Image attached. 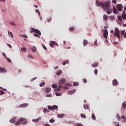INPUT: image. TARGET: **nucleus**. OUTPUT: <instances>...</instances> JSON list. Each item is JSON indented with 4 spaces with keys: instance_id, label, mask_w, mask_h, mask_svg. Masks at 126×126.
I'll return each mask as SVG.
<instances>
[{
    "instance_id": "f257e3e1",
    "label": "nucleus",
    "mask_w": 126,
    "mask_h": 126,
    "mask_svg": "<svg viewBox=\"0 0 126 126\" xmlns=\"http://www.w3.org/2000/svg\"><path fill=\"white\" fill-rule=\"evenodd\" d=\"M96 3L97 6H101L102 9H104V10H108L110 9V3L108 1L103 2L101 1H96Z\"/></svg>"
},
{
    "instance_id": "f03ea898",
    "label": "nucleus",
    "mask_w": 126,
    "mask_h": 126,
    "mask_svg": "<svg viewBox=\"0 0 126 126\" xmlns=\"http://www.w3.org/2000/svg\"><path fill=\"white\" fill-rule=\"evenodd\" d=\"M24 125H26L27 124V121L26 119L24 118H21L19 119V121H18L16 123H15L14 125L15 126H20L21 124H22Z\"/></svg>"
},
{
    "instance_id": "7ed1b4c3",
    "label": "nucleus",
    "mask_w": 126,
    "mask_h": 126,
    "mask_svg": "<svg viewBox=\"0 0 126 126\" xmlns=\"http://www.w3.org/2000/svg\"><path fill=\"white\" fill-rule=\"evenodd\" d=\"M120 33H121V31L119 30V28H116L114 35L115 37H117L118 38H120L121 37V36H120Z\"/></svg>"
},
{
    "instance_id": "20e7f679",
    "label": "nucleus",
    "mask_w": 126,
    "mask_h": 126,
    "mask_svg": "<svg viewBox=\"0 0 126 126\" xmlns=\"http://www.w3.org/2000/svg\"><path fill=\"white\" fill-rule=\"evenodd\" d=\"M31 29V33H33V32H34V33H36V34H38V35H41V32H40L39 30H37L33 28H32Z\"/></svg>"
},
{
    "instance_id": "39448f33",
    "label": "nucleus",
    "mask_w": 126,
    "mask_h": 126,
    "mask_svg": "<svg viewBox=\"0 0 126 126\" xmlns=\"http://www.w3.org/2000/svg\"><path fill=\"white\" fill-rule=\"evenodd\" d=\"M50 46L51 47V48H54V46L56 45V46H59V44L58 43L54 41H51L49 43Z\"/></svg>"
},
{
    "instance_id": "423d86ee",
    "label": "nucleus",
    "mask_w": 126,
    "mask_h": 126,
    "mask_svg": "<svg viewBox=\"0 0 126 126\" xmlns=\"http://www.w3.org/2000/svg\"><path fill=\"white\" fill-rule=\"evenodd\" d=\"M107 35H108V31L107 30H103V37L105 39H107Z\"/></svg>"
},
{
    "instance_id": "0eeeda50",
    "label": "nucleus",
    "mask_w": 126,
    "mask_h": 126,
    "mask_svg": "<svg viewBox=\"0 0 126 126\" xmlns=\"http://www.w3.org/2000/svg\"><path fill=\"white\" fill-rule=\"evenodd\" d=\"M117 8L119 11H122L123 10V6L121 4H118V5L117 6Z\"/></svg>"
},
{
    "instance_id": "6e6552de",
    "label": "nucleus",
    "mask_w": 126,
    "mask_h": 126,
    "mask_svg": "<svg viewBox=\"0 0 126 126\" xmlns=\"http://www.w3.org/2000/svg\"><path fill=\"white\" fill-rule=\"evenodd\" d=\"M6 70L4 67L2 68L1 67H0V72L1 73H3V72H6Z\"/></svg>"
},
{
    "instance_id": "1a4fd4ad",
    "label": "nucleus",
    "mask_w": 126,
    "mask_h": 126,
    "mask_svg": "<svg viewBox=\"0 0 126 126\" xmlns=\"http://www.w3.org/2000/svg\"><path fill=\"white\" fill-rule=\"evenodd\" d=\"M65 81H66L65 79L61 80L59 82V84L60 85H63V84L65 83Z\"/></svg>"
},
{
    "instance_id": "9d476101",
    "label": "nucleus",
    "mask_w": 126,
    "mask_h": 126,
    "mask_svg": "<svg viewBox=\"0 0 126 126\" xmlns=\"http://www.w3.org/2000/svg\"><path fill=\"white\" fill-rule=\"evenodd\" d=\"M40 120H41V117H38L36 119H32V122H33V123H38V122H39Z\"/></svg>"
},
{
    "instance_id": "9b49d317",
    "label": "nucleus",
    "mask_w": 126,
    "mask_h": 126,
    "mask_svg": "<svg viewBox=\"0 0 126 126\" xmlns=\"http://www.w3.org/2000/svg\"><path fill=\"white\" fill-rule=\"evenodd\" d=\"M15 121H16V117H13L12 119H11L9 121V122L12 124H14V123L15 122Z\"/></svg>"
},
{
    "instance_id": "f8f14e48",
    "label": "nucleus",
    "mask_w": 126,
    "mask_h": 126,
    "mask_svg": "<svg viewBox=\"0 0 126 126\" xmlns=\"http://www.w3.org/2000/svg\"><path fill=\"white\" fill-rule=\"evenodd\" d=\"M112 84L114 86H117V85H118V80H114L112 82Z\"/></svg>"
},
{
    "instance_id": "ddd939ff",
    "label": "nucleus",
    "mask_w": 126,
    "mask_h": 126,
    "mask_svg": "<svg viewBox=\"0 0 126 126\" xmlns=\"http://www.w3.org/2000/svg\"><path fill=\"white\" fill-rule=\"evenodd\" d=\"M75 90H73L72 91H70L68 92L69 95H71L72 94H73V93H75Z\"/></svg>"
},
{
    "instance_id": "4468645a",
    "label": "nucleus",
    "mask_w": 126,
    "mask_h": 126,
    "mask_svg": "<svg viewBox=\"0 0 126 126\" xmlns=\"http://www.w3.org/2000/svg\"><path fill=\"white\" fill-rule=\"evenodd\" d=\"M52 90V89L51 88H47L46 89V93H50Z\"/></svg>"
},
{
    "instance_id": "2eb2a0df",
    "label": "nucleus",
    "mask_w": 126,
    "mask_h": 126,
    "mask_svg": "<svg viewBox=\"0 0 126 126\" xmlns=\"http://www.w3.org/2000/svg\"><path fill=\"white\" fill-rule=\"evenodd\" d=\"M98 63L92 64V67H97L98 66Z\"/></svg>"
},
{
    "instance_id": "dca6fc26",
    "label": "nucleus",
    "mask_w": 126,
    "mask_h": 126,
    "mask_svg": "<svg viewBox=\"0 0 126 126\" xmlns=\"http://www.w3.org/2000/svg\"><path fill=\"white\" fill-rule=\"evenodd\" d=\"M62 88H63V86L59 85L58 86V88L55 89V91H61V89H62Z\"/></svg>"
},
{
    "instance_id": "f3484780",
    "label": "nucleus",
    "mask_w": 126,
    "mask_h": 126,
    "mask_svg": "<svg viewBox=\"0 0 126 126\" xmlns=\"http://www.w3.org/2000/svg\"><path fill=\"white\" fill-rule=\"evenodd\" d=\"M83 43L84 46H87V45L88 44V42L86 39H84L83 40Z\"/></svg>"
},
{
    "instance_id": "a211bd4d",
    "label": "nucleus",
    "mask_w": 126,
    "mask_h": 126,
    "mask_svg": "<svg viewBox=\"0 0 126 126\" xmlns=\"http://www.w3.org/2000/svg\"><path fill=\"white\" fill-rule=\"evenodd\" d=\"M27 106H28V104L24 103V104H22L20 105V107H21V108H25V107H27Z\"/></svg>"
},
{
    "instance_id": "6ab92c4d",
    "label": "nucleus",
    "mask_w": 126,
    "mask_h": 126,
    "mask_svg": "<svg viewBox=\"0 0 126 126\" xmlns=\"http://www.w3.org/2000/svg\"><path fill=\"white\" fill-rule=\"evenodd\" d=\"M63 73V71L62 70H60L57 73H56L57 75H61Z\"/></svg>"
},
{
    "instance_id": "aec40b11",
    "label": "nucleus",
    "mask_w": 126,
    "mask_h": 126,
    "mask_svg": "<svg viewBox=\"0 0 126 126\" xmlns=\"http://www.w3.org/2000/svg\"><path fill=\"white\" fill-rule=\"evenodd\" d=\"M103 19H104V20H105V21L108 20V15H103Z\"/></svg>"
},
{
    "instance_id": "412c9836",
    "label": "nucleus",
    "mask_w": 126,
    "mask_h": 126,
    "mask_svg": "<svg viewBox=\"0 0 126 126\" xmlns=\"http://www.w3.org/2000/svg\"><path fill=\"white\" fill-rule=\"evenodd\" d=\"M92 118L94 121L96 120V117L95 116V114L93 113L92 114Z\"/></svg>"
},
{
    "instance_id": "4be33fe9",
    "label": "nucleus",
    "mask_w": 126,
    "mask_h": 126,
    "mask_svg": "<svg viewBox=\"0 0 126 126\" xmlns=\"http://www.w3.org/2000/svg\"><path fill=\"white\" fill-rule=\"evenodd\" d=\"M65 85H66V86H69V87H71V86H72V84L70 83H65Z\"/></svg>"
},
{
    "instance_id": "5701e85b",
    "label": "nucleus",
    "mask_w": 126,
    "mask_h": 126,
    "mask_svg": "<svg viewBox=\"0 0 126 126\" xmlns=\"http://www.w3.org/2000/svg\"><path fill=\"white\" fill-rule=\"evenodd\" d=\"M49 112H50V111L49 110H48V109H47V108H44L43 110V113H49Z\"/></svg>"
},
{
    "instance_id": "b1692460",
    "label": "nucleus",
    "mask_w": 126,
    "mask_h": 126,
    "mask_svg": "<svg viewBox=\"0 0 126 126\" xmlns=\"http://www.w3.org/2000/svg\"><path fill=\"white\" fill-rule=\"evenodd\" d=\"M117 12H118V11L115 7H113V13H114L115 14H117Z\"/></svg>"
},
{
    "instance_id": "393cba45",
    "label": "nucleus",
    "mask_w": 126,
    "mask_h": 126,
    "mask_svg": "<svg viewBox=\"0 0 126 126\" xmlns=\"http://www.w3.org/2000/svg\"><path fill=\"white\" fill-rule=\"evenodd\" d=\"M68 62H69V61H68V60H66V61H64L63 63V65H65L66 64V63H68Z\"/></svg>"
},
{
    "instance_id": "a878e982",
    "label": "nucleus",
    "mask_w": 126,
    "mask_h": 126,
    "mask_svg": "<svg viewBox=\"0 0 126 126\" xmlns=\"http://www.w3.org/2000/svg\"><path fill=\"white\" fill-rule=\"evenodd\" d=\"M63 117H64V114H59L58 115V118H63Z\"/></svg>"
},
{
    "instance_id": "bb28decb",
    "label": "nucleus",
    "mask_w": 126,
    "mask_h": 126,
    "mask_svg": "<svg viewBox=\"0 0 126 126\" xmlns=\"http://www.w3.org/2000/svg\"><path fill=\"white\" fill-rule=\"evenodd\" d=\"M73 85L74 86H78V85H79V83L75 82L73 83Z\"/></svg>"
},
{
    "instance_id": "cd10ccee",
    "label": "nucleus",
    "mask_w": 126,
    "mask_h": 126,
    "mask_svg": "<svg viewBox=\"0 0 126 126\" xmlns=\"http://www.w3.org/2000/svg\"><path fill=\"white\" fill-rule=\"evenodd\" d=\"M84 108L85 110H86L87 109H89V107H88V105L87 104H84Z\"/></svg>"
},
{
    "instance_id": "c85d7f7f",
    "label": "nucleus",
    "mask_w": 126,
    "mask_h": 126,
    "mask_svg": "<svg viewBox=\"0 0 126 126\" xmlns=\"http://www.w3.org/2000/svg\"><path fill=\"white\" fill-rule=\"evenodd\" d=\"M81 117L83 118V119H86V116L82 113L81 114Z\"/></svg>"
},
{
    "instance_id": "c756f323",
    "label": "nucleus",
    "mask_w": 126,
    "mask_h": 126,
    "mask_svg": "<svg viewBox=\"0 0 126 126\" xmlns=\"http://www.w3.org/2000/svg\"><path fill=\"white\" fill-rule=\"evenodd\" d=\"M118 20H119V21L122 22V16H118Z\"/></svg>"
},
{
    "instance_id": "7c9ffc66",
    "label": "nucleus",
    "mask_w": 126,
    "mask_h": 126,
    "mask_svg": "<svg viewBox=\"0 0 126 126\" xmlns=\"http://www.w3.org/2000/svg\"><path fill=\"white\" fill-rule=\"evenodd\" d=\"M44 85H45V82H41L40 84H39V86L40 87H43V86H44Z\"/></svg>"
},
{
    "instance_id": "2f4dec72",
    "label": "nucleus",
    "mask_w": 126,
    "mask_h": 126,
    "mask_svg": "<svg viewBox=\"0 0 126 126\" xmlns=\"http://www.w3.org/2000/svg\"><path fill=\"white\" fill-rule=\"evenodd\" d=\"M122 18L125 20L126 19V14H122Z\"/></svg>"
},
{
    "instance_id": "473e14b6",
    "label": "nucleus",
    "mask_w": 126,
    "mask_h": 126,
    "mask_svg": "<svg viewBox=\"0 0 126 126\" xmlns=\"http://www.w3.org/2000/svg\"><path fill=\"white\" fill-rule=\"evenodd\" d=\"M53 110H56V109H58V106L57 105H53L52 106Z\"/></svg>"
},
{
    "instance_id": "72a5a7b5",
    "label": "nucleus",
    "mask_w": 126,
    "mask_h": 126,
    "mask_svg": "<svg viewBox=\"0 0 126 126\" xmlns=\"http://www.w3.org/2000/svg\"><path fill=\"white\" fill-rule=\"evenodd\" d=\"M52 88H57V87H58V86L56 84H53L52 85Z\"/></svg>"
},
{
    "instance_id": "f704fd0d",
    "label": "nucleus",
    "mask_w": 126,
    "mask_h": 126,
    "mask_svg": "<svg viewBox=\"0 0 126 126\" xmlns=\"http://www.w3.org/2000/svg\"><path fill=\"white\" fill-rule=\"evenodd\" d=\"M33 36L34 37H37V38H40V35H38L37 33H33Z\"/></svg>"
},
{
    "instance_id": "c9c22d12",
    "label": "nucleus",
    "mask_w": 126,
    "mask_h": 126,
    "mask_svg": "<svg viewBox=\"0 0 126 126\" xmlns=\"http://www.w3.org/2000/svg\"><path fill=\"white\" fill-rule=\"evenodd\" d=\"M94 74H96L97 75V74H98V69H95L94 70Z\"/></svg>"
},
{
    "instance_id": "e433bc0d",
    "label": "nucleus",
    "mask_w": 126,
    "mask_h": 126,
    "mask_svg": "<svg viewBox=\"0 0 126 126\" xmlns=\"http://www.w3.org/2000/svg\"><path fill=\"white\" fill-rule=\"evenodd\" d=\"M122 107L123 108H126V102H124L122 103Z\"/></svg>"
},
{
    "instance_id": "4c0bfd02",
    "label": "nucleus",
    "mask_w": 126,
    "mask_h": 126,
    "mask_svg": "<svg viewBox=\"0 0 126 126\" xmlns=\"http://www.w3.org/2000/svg\"><path fill=\"white\" fill-rule=\"evenodd\" d=\"M21 51L23 52H26V48L22 47L21 48Z\"/></svg>"
},
{
    "instance_id": "58836bf2",
    "label": "nucleus",
    "mask_w": 126,
    "mask_h": 126,
    "mask_svg": "<svg viewBox=\"0 0 126 126\" xmlns=\"http://www.w3.org/2000/svg\"><path fill=\"white\" fill-rule=\"evenodd\" d=\"M49 122H50V123H51V124H53V123H55V122H56V121H55V120H52V119H51V120H49Z\"/></svg>"
},
{
    "instance_id": "ea45409f",
    "label": "nucleus",
    "mask_w": 126,
    "mask_h": 126,
    "mask_svg": "<svg viewBox=\"0 0 126 126\" xmlns=\"http://www.w3.org/2000/svg\"><path fill=\"white\" fill-rule=\"evenodd\" d=\"M55 94L56 96H62V94H60L59 93H56Z\"/></svg>"
},
{
    "instance_id": "a19ab883",
    "label": "nucleus",
    "mask_w": 126,
    "mask_h": 126,
    "mask_svg": "<svg viewBox=\"0 0 126 126\" xmlns=\"http://www.w3.org/2000/svg\"><path fill=\"white\" fill-rule=\"evenodd\" d=\"M48 108L49 109V110H53V106L48 105Z\"/></svg>"
},
{
    "instance_id": "79ce46f5",
    "label": "nucleus",
    "mask_w": 126,
    "mask_h": 126,
    "mask_svg": "<svg viewBox=\"0 0 126 126\" xmlns=\"http://www.w3.org/2000/svg\"><path fill=\"white\" fill-rule=\"evenodd\" d=\"M52 21V17H50L47 19V22H51Z\"/></svg>"
},
{
    "instance_id": "37998d69",
    "label": "nucleus",
    "mask_w": 126,
    "mask_h": 126,
    "mask_svg": "<svg viewBox=\"0 0 126 126\" xmlns=\"http://www.w3.org/2000/svg\"><path fill=\"white\" fill-rule=\"evenodd\" d=\"M4 94V92L3 91L0 90V95H3Z\"/></svg>"
},
{
    "instance_id": "c03bdc74",
    "label": "nucleus",
    "mask_w": 126,
    "mask_h": 126,
    "mask_svg": "<svg viewBox=\"0 0 126 126\" xmlns=\"http://www.w3.org/2000/svg\"><path fill=\"white\" fill-rule=\"evenodd\" d=\"M122 119H123V120H124L123 122H126V117H125V116H122Z\"/></svg>"
},
{
    "instance_id": "a18cd8bd",
    "label": "nucleus",
    "mask_w": 126,
    "mask_h": 126,
    "mask_svg": "<svg viewBox=\"0 0 126 126\" xmlns=\"http://www.w3.org/2000/svg\"><path fill=\"white\" fill-rule=\"evenodd\" d=\"M42 46L43 49H44V50H45V51H47L48 50V49H47L46 48V46H45V45H44V44H42Z\"/></svg>"
},
{
    "instance_id": "49530a36",
    "label": "nucleus",
    "mask_w": 126,
    "mask_h": 126,
    "mask_svg": "<svg viewBox=\"0 0 126 126\" xmlns=\"http://www.w3.org/2000/svg\"><path fill=\"white\" fill-rule=\"evenodd\" d=\"M22 37H23V38H28L27 35L26 34L22 35Z\"/></svg>"
},
{
    "instance_id": "de8ad7c7",
    "label": "nucleus",
    "mask_w": 126,
    "mask_h": 126,
    "mask_svg": "<svg viewBox=\"0 0 126 126\" xmlns=\"http://www.w3.org/2000/svg\"><path fill=\"white\" fill-rule=\"evenodd\" d=\"M112 3H117V0H112Z\"/></svg>"
},
{
    "instance_id": "09e8293b",
    "label": "nucleus",
    "mask_w": 126,
    "mask_h": 126,
    "mask_svg": "<svg viewBox=\"0 0 126 126\" xmlns=\"http://www.w3.org/2000/svg\"><path fill=\"white\" fill-rule=\"evenodd\" d=\"M73 30H74V28L71 27V28H69V31H73Z\"/></svg>"
},
{
    "instance_id": "8fccbe9b",
    "label": "nucleus",
    "mask_w": 126,
    "mask_h": 126,
    "mask_svg": "<svg viewBox=\"0 0 126 126\" xmlns=\"http://www.w3.org/2000/svg\"><path fill=\"white\" fill-rule=\"evenodd\" d=\"M11 25H13V26H15V25H16V24H15V23L12 22L11 23Z\"/></svg>"
},
{
    "instance_id": "3c124183",
    "label": "nucleus",
    "mask_w": 126,
    "mask_h": 126,
    "mask_svg": "<svg viewBox=\"0 0 126 126\" xmlns=\"http://www.w3.org/2000/svg\"><path fill=\"white\" fill-rule=\"evenodd\" d=\"M76 126H83L82 124H76Z\"/></svg>"
},
{
    "instance_id": "603ef678",
    "label": "nucleus",
    "mask_w": 126,
    "mask_h": 126,
    "mask_svg": "<svg viewBox=\"0 0 126 126\" xmlns=\"http://www.w3.org/2000/svg\"><path fill=\"white\" fill-rule=\"evenodd\" d=\"M95 46H98V43H97V40H96L95 41H94V43Z\"/></svg>"
},
{
    "instance_id": "864d4df0",
    "label": "nucleus",
    "mask_w": 126,
    "mask_h": 126,
    "mask_svg": "<svg viewBox=\"0 0 126 126\" xmlns=\"http://www.w3.org/2000/svg\"><path fill=\"white\" fill-rule=\"evenodd\" d=\"M7 61L9 62V63H11V60H10V59L7 58Z\"/></svg>"
},
{
    "instance_id": "5fc2aeb1",
    "label": "nucleus",
    "mask_w": 126,
    "mask_h": 126,
    "mask_svg": "<svg viewBox=\"0 0 126 126\" xmlns=\"http://www.w3.org/2000/svg\"><path fill=\"white\" fill-rule=\"evenodd\" d=\"M31 50H32L33 53H35V52H36V49H35L34 48H31Z\"/></svg>"
},
{
    "instance_id": "6e6d98bb",
    "label": "nucleus",
    "mask_w": 126,
    "mask_h": 126,
    "mask_svg": "<svg viewBox=\"0 0 126 126\" xmlns=\"http://www.w3.org/2000/svg\"><path fill=\"white\" fill-rule=\"evenodd\" d=\"M122 35L124 36V34H125V30H123L121 32Z\"/></svg>"
},
{
    "instance_id": "4d7b16f0",
    "label": "nucleus",
    "mask_w": 126,
    "mask_h": 126,
    "mask_svg": "<svg viewBox=\"0 0 126 126\" xmlns=\"http://www.w3.org/2000/svg\"><path fill=\"white\" fill-rule=\"evenodd\" d=\"M0 89H2V90H4V91H6V89H3L1 87H0Z\"/></svg>"
},
{
    "instance_id": "13d9d810",
    "label": "nucleus",
    "mask_w": 126,
    "mask_h": 126,
    "mask_svg": "<svg viewBox=\"0 0 126 126\" xmlns=\"http://www.w3.org/2000/svg\"><path fill=\"white\" fill-rule=\"evenodd\" d=\"M7 45L8 47H9V48H12V46H11V45L10 44H7Z\"/></svg>"
},
{
    "instance_id": "bf43d9fd",
    "label": "nucleus",
    "mask_w": 126,
    "mask_h": 126,
    "mask_svg": "<svg viewBox=\"0 0 126 126\" xmlns=\"http://www.w3.org/2000/svg\"><path fill=\"white\" fill-rule=\"evenodd\" d=\"M107 14L109 15V14L111 13V11L108 10V11H107Z\"/></svg>"
},
{
    "instance_id": "052dcab7",
    "label": "nucleus",
    "mask_w": 126,
    "mask_h": 126,
    "mask_svg": "<svg viewBox=\"0 0 126 126\" xmlns=\"http://www.w3.org/2000/svg\"><path fill=\"white\" fill-rule=\"evenodd\" d=\"M124 38H126V32H125L123 35Z\"/></svg>"
},
{
    "instance_id": "680f3d73",
    "label": "nucleus",
    "mask_w": 126,
    "mask_h": 126,
    "mask_svg": "<svg viewBox=\"0 0 126 126\" xmlns=\"http://www.w3.org/2000/svg\"><path fill=\"white\" fill-rule=\"evenodd\" d=\"M84 82L85 83H86V82H87V80H86V79H84Z\"/></svg>"
},
{
    "instance_id": "e2e57ef3",
    "label": "nucleus",
    "mask_w": 126,
    "mask_h": 126,
    "mask_svg": "<svg viewBox=\"0 0 126 126\" xmlns=\"http://www.w3.org/2000/svg\"><path fill=\"white\" fill-rule=\"evenodd\" d=\"M51 96H52V95H51V94H47L46 95V97H51Z\"/></svg>"
},
{
    "instance_id": "0e129e2a",
    "label": "nucleus",
    "mask_w": 126,
    "mask_h": 126,
    "mask_svg": "<svg viewBox=\"0 0 126 126\" xmlns=\"http://www.w3.org/2000/svg\"><path fill=\"white\" fill-rule=\"evenodd\" d=\"M2 55L4 56V57H5V58H6V55H5V54L3 53Z\"/></svg>"
},
{
    "instance_id": "69168bd1",
    "label": "nucleus",
    "mask_w": 126,
    "mask_h": 126,
    "mask_svg": "<svg viewBox=\"0 0 126 126\" xmlns=\"http://www.w3.org/2000/svg\"><path fill=\"white\" fill-rule=\"evenodd\" d=\"M64 89H68V88L67 87H64Z\"/></svg>"
},
{
    "instance_id": "338daca9",
    "label": "nucleus",
    "mask_w": 126,
    "mask_h": 126,
    "mask_svg": "<svg viewBox=\"0 0 126 126\" xmlns=\"http://www.w3.org/2000/svg\"><path fill=\"white\" fill-rule=\"evenodd\" d=\"M123 27H126V24H123Z\"/></svg>"
},
{
    "instance_id": "774afa93",
    "label": "nucleus",
    "mask_w": 126,
    "mask_h": 126,
    "mask_svg": "<svg viewBox=\"0 0 126 126\" xmlns=\"http://www.w3.org/2000/svg\"><path fill=\"white\" fill-rule=\"evenodd\" d=\"M44 126H50V125H49V124H45V125H44Z\"/></svg>"
}]
</instances>
